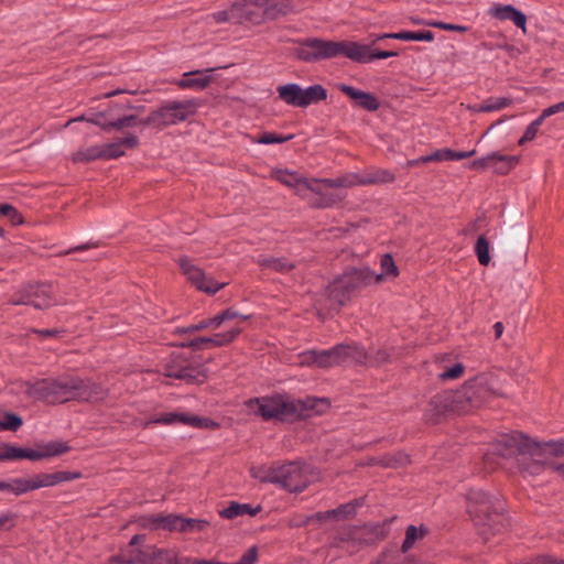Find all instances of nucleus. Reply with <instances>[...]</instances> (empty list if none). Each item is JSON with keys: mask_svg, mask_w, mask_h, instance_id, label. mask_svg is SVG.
<instances>
[{"mask_svg": "<svg viewBox=\"0 0 564 564\" xmlns=\"http://www.w3.org/2000/svg\"><path fill=\"white\" fill-rule=\"evenodd\" d=\"M381 274H376L367 267L350 268L335 278L325 289L324 297L327 302V310L338 313L352 296L360 293L371 284L380 283L383 274L397 276L398 268L391 254L386 253L381 257Z\"/></svg>", "mask_w": 564, "mask_h": 564, "instance_id": "nucleus-1", "label": "nucleus"}, {"mask_svg": "<svg viewBox=\"0 0 564 564\" xmlns=\"http://www.w3.org/2000/svg\"><path fill=\"white\" fill-rule=\"evenodd\" d=\"M26 393L47 404L65 403L72 400L95 402L105 398V390L100 384L75 377L36 380L28 383Z\"/></svg>", "mask_w": 564, "mask_h": 564, "instance_id": "nucleus-2", "label": "nucleus"}, {"mask_svg": "<svg viewBox=\"0 0 564 564\" xmlns=\"http://www.w3.org/2000/svg\"><path fill=\"white\" fill-rule=\"evenodd\" d=\"M467 511L485 542L509 529L510 522L503 512V502L499 499L480 489H471L467 494Z\"/></svg>", "mask_w": 564, "mask_h": 564, "instance_id": "nucleus-3", "label": "nucleus"}, {"mask_svg": "<svg viewBox=\"0 0 564 564\" xmlns=\"http://www.w3.org/2000/svg\"><path fill=\"white\" fill-rule=\"evenodd\" d=\"M317 402H326L324 399L291 400L281 394L262 398H251L245 405L261 416L264 421L276 419L279 421H294L307 416V411L313 410Z\"/></svg>", "mask_w": 564, "mask_h": 564, "instance_id": "nucleus-4", "label": "nucleus"}, {"mask_svg": "<svg viewBox=\"0 0 564 564\" xmlns=\"http://www.w3.org/2000/svg\"><path fill=\"white\" fill-rule=\"evenodd\" d=\"M455 393L456 402L463 413L479 409L496 398L507 397L498 386L497 378L486 372L466 380L459 389L455 390Z\"/></svg>", "mask_w": 564, "mask_h": 564, "instance_id": "nucleus-5", "label": "nucleus"}, {"mask_svg": "<svg viewBox=\"0 0 564 564\" xmlns=\"http://www.w3.org/2000/svg\"><path fill=\"white\" fill-rule=\"evenodd\" d=\"M351 41H330L319 37H307L299 42L295 48V56L305 62L314 63L323 59H330L338 56L348 58Z\"/></svg>", "mask_w": 564, "mask_h": 564, "instance_id": "nucleus-6", "label": "nucleus"}, {"mask_svg": "<svg viewBox=\"0 0 564 564\" xmlns=\"http://www.w3.org/2000/svg\"><path fill=\"white\" fill-rule=\"evenodd\" d=\"M164 376L187 384H199L207 379L206 369L191 354L185 352L171 354L164 366Z\"/></svg>", "mask_w": 564, "mask_h": 564, "instance_id": "nucleus-7", "label": "nucleus"}, {"mask_svg": "<svg viewBox=\"0 0 564 564\" xmlns=\"http://www.w3.org/2000/svg\"><path fill=\"white\" fill-rule=\"evenodd\" d=\"M70 451L67 442L52 441L46 444H39L36 449L18 447L10 443L0 445V460L30 459L41 460L61 456Z\"/></svg>", "mask_w": 564, "mask_h": 564, "instance_id": "nucleus-8", "label": "nucleus"}, {"mask_svg": "<svg viewBox=\"0 0 564 564\" xmlns=\"http://www.w3.org/2000/svg\"><path fill=\"white\" fill-rule=\"evenodd\" d=\"M276 90L281 100L289 106L299 108L325 101L328 96L327 89L321 84L307 88H302L297 84H286L279 86Z\"/></svg>", "mask_w": 564, "mask_h": 564, "instance_id": "nucleus-9", "label": "nucleus"}, {"mask_svg": "<svg viewBox=\"0 0 564 564\" xmlns=\"http://www.w3.org/2000/svg\"><path fill=\"white\" fill-rule=\"evenodd\" d=\"M110 564H181L176 552L165 549L121 552L110 558Z\"/></svg>", "mask_w": 564, "mask_h": 564, "instance_id": "nucleus-10", "label": "nucleus"}, {"mask_svg": "<svg viewBox=\"0 0 564 564\" xmlns=\"http://www.w3.org/2000/svg\"><path fill=\"white\" fill-rule=\"evenodd\" d=\"M496 451L503 457H533L539 454L538 441L531 438L522 432H511L503 434L495 444Z\"/></svg>", "mask_w": 564, "mask_h": 564, "instance_id": "nucleus-11", "label": "nucleus"}, {"mask_svg": "<svg viewBox=\"0 0 564 564\" xmlns=\"http://www.w3.org/2000/svg\"><path fill=\"white\" fill-rule=\"evenodd\" d=\"M13 305H31L36 310H47L57 304L51 283H35L21 288L10 300Z\"/></svg>", "mask_w": 564, "mask_h": 564, "instance_id": "nucleus-12", "label": "nucleus"}, {"mask_svg": "<svg viewBox=\"0 0 564 564\" xmlns=\"http://www.w3.org/2000/svg\"><path fill=\"white\" fill-rule=\"evenodd\" d=\"M197 110L195 100L169 101L158 109V129L162 130L187 120Z\"/></svg>", "mask_w": 564, "mask_h": 564, "instance_id": "nucleus-13", "label": "nucleus"}, {"mask_svg": "<svg viewBox=\"0 0 564 564\" xmlns=\"http://www.w3.org/2000/svg\"><path fill=\"white\" fill-rule=\"evenodd\" d=\"M308 478L303 467L295 462L276 465L274 485L289 492H302L308 486Z\"/></svg>", "mask_w": 564, "mask_h": 564, "instance_id": "nucleus-14", "label": "nucleus"}, {"mask_svg": "<svg viewBox=\"0 0 564 564\" xmlns=\"http://www.w3.org/2000/svg\"><path fill=\"white\" fill-rule=\"evenodd\" d=\"M449 413L462 414L463 410L456 402V393L453 390H444L436 393L427 402L424 417L427 422L440 423Z\"/></svg>", "mask_w": 564, "mask_h": 564, "instance_id": "nucleus-15", "label": "nucleus"}, {"mask_svg": "<svg viewBox=\"0 0 564 564\" xmlns=\"http://www.w3.org/2000/svg\"><path fill=\"white\" fill-rule=\"evenodd\" d=\"M177 262L183 274H185L187 280L199 291L214 295L227 285L225 282L219 283L213 278H208L205 272L194 265L187 257L180 258Z\"/></svg>", "mask_w": 564, "mask_h": 564, "instance_id": "nucleus-16", "label": "nucleus"}, {"mask_svg": "<svg viewBox=\"0 0 564 564\" xmlns=\"http://www.w3.org/2000/svg\"><path fill=\"white\" fill-rule=\"evenodd\" d=\"M519 163L516 155H502L492 152L480 159L474 160L468 164L470 170L485 171L491 169L495 173L506 175Z\"/></svg>", "mask_w": 564, "mask_h": 564, "instance_id": "nucleus-17", "label": "nucleus"}, {"mask_svg": "<svg viewBox=\"0 0 564 564\" xmlns=\"http://www.w3.org/2000/svg\"><path fill=\"white\" fill-rule=\"evenodd\" d=\"M341 351L344 350L339 344L326 350H306L300 355V362L303 366L332 368L343 364Z\"/></svg>", "mask_w": 564, "mask_h": 564, "instance_id": "nucleus-18", "label": "nucleus"}, {"mask_svg": "<svg viewBox=\"0 0 564 564\" xmlns=\"http://www.w3.org/2000/svg\"><path fill=\"white\" fill-rule=\"evenodd\" d=\"M241 328H232L226 333H218L212 337H197L187 341H182L177 346L182 348H192L194 350H205L214 347H224L235 340L240 335Z\"/></svg>", "mask_w": 564, "mask_h": 564, "instance_id": "nucleus-19", "label": "nucleus"}, {"mask_svg": "<svg viewBox=\"0 0 564 564\" xmlns=\"http://www.w3.org/2000/svg\"><path fill=\"white\" fill-rule=\"evenodd\" d=\"M332 546L340 547L349 554L360 551L362 547L359 525H347L340 529L333 539Z\"/></svg>", "mask_w": 564, "mask_h": 564, "instance_id": "nucleus-20", "label": "nucleus"}, {"mask_svg": "<svg viewBox=\"0 0 564 564\" xmlns=\"http://www.w3.org/2000/svg\"><path fill=\"white\" fill-rule=\"evenodd\" d=\"M152 423L155 424H173V423H182L185 425H191L194 427H209V426H217L213 420L207 417H200L197 415L186 414V413H177V412H170L161 414L160 416L151 420Z\"/></svg>", "mask_w": 564, "mask_h": 564, "instance_id": "nucleus-21", "label": "nucleus"}, {"mask_svg": "<svg viewBox=\"0 0 564 564\" xmlns=\"http://www.w3.org/2000/svg\"><path fill=\"white\" fill-rule=\"evenodd\" d=\"M394 519L395 517H392L375 524L360 525L361 547L383 541L389 535L390 524Z\"/></svg>", "mask_w": 564, "mask_h": 564, "instance_id": "nucleus-22", "label": "nucleus"}, {"mask_svg": "<svg viewBox=\"0 0 564 564\" xmlns=\"http://www.w3.org/2000/svg\"><path fill=\"white\" fill-rule=\"evenodd\" d=\"M392 56H398V52L371 51L369 45L352 41L350 42V51L348 52V58L357 63H369L373 59H384Z\"/></svg>", "mask_w": 564, "mask_h": 564, "instance_id": "nucleus-23", "label": "nucleus"}, {"mask_svg": "<svg viewBox=\"0 0 564 564\" xmlns=\"http://www.w3.org/2000/svg\"><path fill=\"white\" fill-rule=\"evenodd\" d=\"M337 89L355 101V106L367 111H377L380 107L379 99L371 93L357 89L347 84H339Z\"/></svg>", "mask_w": 564, "mask_h": 564, "instance_id": "nucleus-24", "label": "nucleus"}, {"mask_svg": "<svg viewBox=\"0 0 564 564\" xmlns=\"http://www.w3.org/2000/svg\"><path fill=\"white\" fill-rule=\"evenodd\" d=\"M79 471H56L53 474L40 473L31 478L32 489L36 490L44 487H52L64 481L79 479Z\"/></svg>", "mask_w": 564, "mask_h": 564, "instance_id": "nucleus-25", "label": "nucleus"}, {"mask_svg": "<svg viewBox=\"0 0 564 564\" xmlns=\"http://www.w3.org/2000/svg\"><path fill=\"white\" fill-rule=\"evenodd\" d=\"M489 14L500 21H512L523 32L527 31V17L511 4H495Z\"/></svg>", "mask_w": 564, "mask_h": 564, "instance_id": "nucleus-26", "label": "nucleus"}, {"mask_svg": "<svg viewBox=\"0 0 564 564\" xmlns=\"http://www.w3.org/2000/svg\"><path fill=\"white\" fill-rule=\"evenodd\" d=\"M212 70H214V68L186 72L183 74L182 78L176 82V85L181 89L204 90L213 80V77L205 73Z\"/></svg>", "mask_w": 564, "mask_h": 564, "instance_id": "nucleus-27", "label": "nucleus"}, {"mask_svg": "<svg viewBox=\"0 0 564 564\" xmlns=\"http://www.w3.org/2000/svg\"><path fill=\"white\" fill-rule=\"evenodd\" d=\"M140 144V141L134 134H127L123 138L116 140L115 142L101 145L104 151V160L118 159L126 153V149H135Z\"/></svg>", "mask_w": 564, "mask_h": 564, "instance_id": "nucleus-28", "label": "nucleus"}, {"mask_svg": "<svg viewBox=\"0 0 564 564\" xmlns=\"http://www.w3.org/2000/svg\"><path fill=\"white\" fill-rule=\"evenodd\" d=\"M230 12H232L235 19H231L232 24H243L246 22H251L254 24L260 23V21H256L259 18V14L254 12L252 9V3L248 0H239L234 2L230 6Z\"/></svg>", "mask_w": 564, "mask_h": 564, "instance_id": "nucleus-29", "label": "nucleus"}, {"mask_svg": "<svg viewBox=\"0 0 564 564\" xmlns=\"http://www.w3.org/2000/svg\"><path fill=\"white\" fill-rule=\"evenodd\" d=\"M257 263L263 269H270L282 274L291 272L296 267L294 262L284 257L260 256Z\"/></svg>", "mask_w": 564, "mask_h": 564, "instance_id": "nucleus-30", "label": "nucleus"}, {"mask_svg": "<svg viewBox=\"0 0 564 564\" xmlns=\"http://www.w3.org/2000/svg\"><path fill=\"white\" fill-rule=\"evenodd\" d=\"M262 510L261 506H257L253 508L251 505L248 503H239V502H230V505L227 508H224L219 511V516L224 519H234L238 516L249 514V516H256Z\"/></svg>", "mask_w": 564, "mask_h": 564, "instance_id": "nucleus-31", "label": "nucleus"}, {"mask_svg": "<svg viewBox=\"0 0 564 564\" xmlns=\"http://www.w3.org/2000/svg\"><path fill=\"white\" fill-rule=\"evenodd\" d=\"M341 346V361H355L357 364H368L369 365V357L368 352L365 350V348L357 344H339Z\"/></svg>", "mask_w": 564, "mask_h": 564, "instance_id": "nucleus-32", "label": "nucleus"}, {"mask_svg": "<svg viewBox=\"0 0 564 564\" xmlns=\"http://www.w3.org/2000/svg\"><path fill=\"white\" fill-rule=\"evenodd\" d=\"M361 174L364 178V186L392 183L395 180V174L386 169L367 170Z\"/></svg>", "mask_w": 564, "mask_h": 564, "instance_id": "nucleus-33", "label": "nucleus"}, {"mask_svg": "<svg viewBox=\"0 0 564 564\" xmlns=\"http://www.w3.org/2000/svg\"><path fill=\"white\" fill-rule=\"evenodd\" d=\"M323 182L329 188L364 186L362 174L359 173H348L336 178H324Z\"/></svg>", "mask_w": 564, "mask_h": 564, "instance_id": "nucleus-34", "label": "nucleus"}, {"mask_svg": "<svg viewBox=\"0 0 564 564\" xmlns=\"http://www.w3.org/2000/svg\"><path fill=\"white\" fill-rule=\"evenodd\" d=\"M272 176L281 184L289 187H294L297 195L304 196L302 182H304L305 178L297 176L296 173L284 170H276L273 171Z\"/></svg>", "mask_w": 564, "mask_h": 564, "instance_id": "nucleus-35", "label": "nucleus"}, {"mask_svg": "<svg viewBox=\"0 0 564 564\" xmlns=\"http://www.w3.org/2000/svg\"><path fill=\"white\" fill-rule=\"evenodd\" d=\"M104 151L101 145H93L86 149H79L72 154L74 163H89L96 160H104Z\"/></svg>", "mask_w": 564, "mask_h": 564, "instance_id": "nucleus-36", "label": "nucleus"}, {"mask_svg": "<svg viewBox=\"0 0 564 564\" xmlns=\"http://www.w3.org/2000/svg\"><path fill=\"white\" fill-rule=\"evenodd\" d=\"M539 454H533V457H546L547 455L554 457L564 456V440H551L546 442H538Z\"/></svg>", "mask_w": 564, "mask_h": 564, "instance_id": "nucleus-37", "label": "nucleus"}, {"mask_svg": "<svg viewBox=\"0 0 564 564\" xmlns=\"http://www.w3.org/2000/svg\"><path fill=\"white\" fill-rule=\"evenodd\" d=\"M545 457H519L518 466L521 471L528 473L529 475H539L545 468Z\"/></svg>", "mask_w": 564, "mask_h": 564, "instance_id": "nucleus-38", "label": "nucleus"}, {"mask_svg": "<svg viewBox=\"0 0 564 564\" xmlns=\"http://www.w3.org/2000/svg\"><path fill=\"white\" fill-rule=\"evenodd\" d=\"M476 154V150L470 151H455L452 149H440L432 153L433 162H442V161H458L463 159L470 158Z\"/></svg>", "mask_w": 564, "mask_h": 564, "instance_id": "nucleus-39", "label": "nucleus"}, {"mask_svg": "<svg viewBox=\"0 0 564 564\" xmlns=\"http://www.w3.org/2000/svg\"><path fill=\"white\" fill-rule=\"evenodd\" d=\"M429 533V529L424 525L420 528L411 524L405 530V538L401 546L402 553H406L413 547L417 540L423 539Z\"/></svg>", "mask_w": 564, "mask_h": 564, "instance_id": "nucleus-40", "label": "nucleus"}, {"mask_svg": "<svg viewBox=\"0 0 564 564\" xmlns=\"http://www.w3.org/2000/svg\"><path fill=\"white\" fill-rule=\"evenodd\" d=\"M410 462L409 456L403 453L387 454L378 460H373L372 464L380 465L387 468H398Z\"/></svg>", "mask_w": 564, "mask_h": 564, "instance_id": "nucleus-41", "label": "nucleus"}, {"mask_svg": "<svg viewBox=\"0 0 564 564\" xmlns=\"http://www.w3.org/2000/svg\"><path fill=\"white\" fill-rule=\"evenodd\" d=\"M275 465L251 467V477L263 484H274Z\"/></svg>", "mask_w": 564, "mask_h": 564, "instance_id": "nucleus-42", "label": "nucleus"}, {"mask_svg": "<svg viewBox=\"0 0 564 564\" xmlns=\"http://www.w3.org/2000/svg\"><path fill=\"white\" fill-rule=\"evenodd\" d=\"M410 564V562L402 556L399 552L384 550L382 551L377 560L370 564Z\"/></svg>", "mask_w": 564, "mask_h": 564, "instance_id": "nucleus-43", "label": "nucleus"}, {"mask_svg": "<svg viewBox=\"0 0 564 564\" xmlns=\"http://www.w3.org/2000/svg\"><path fill=\"white\" fill-rule=\"evenodd\" d=\"M210 525L209 521L205 519L184 518L180 527V532H202Z\"/></svg>", "mask_w": 564, "mask_h": 564, "instance_id": "nucleus-44", "label": "nucleus"}, {"mask_svg": "<svg viewBox=\"0 0 564 564\" xmlns=\"http://www.w3.org/2000/svg\"><path fill=\"white\" fill-rule=\"evenodd\" d=\"M346 197L345 194L337 192H325L321 198H317L312 205L317 208H329L340 203Z\"/></svg>", "mask_w": 564, "mask_h": 564, "instance_id": "nucleus-45", "label": "nucleus"}, {"mask_svg": "<svg viewBox=\"0 0 564 564\" xmlns=\"http://www.w3.org/2000/svg\"><path fill=\"white\" fill-rule=\"evenodd\" d=\"M489 249L488 239L485 236H479L476 241L475 252L481 265H488L490 262Z\"/></svg>", "mask_w": 564, "mask_h": 564, "instance_id": "nucleus-46", "label": "nucleus"}, {"mask_svg": "<svg viewBox=\"0 0 564 564\" xmlns=\"http://www.w3.org/2000/svg\"><path fill=\"white\" fill-rule=\"evenodd\" d=\"M293 138L292 134L290 135H282L276 132H263L260 135L252 139L253 143L258 144H274V143H283Z\"/></svg>", "mask_w": 564, "mask_h": 564, "instance_id": "nucleus-47", "label": "nucleus"}, {"mask_svg": "<svg viewBox=\"0 0 564 564\" xmlns=\"http://www.w3.org/2000/svg\"><path fill=\"white\" fill-rule=\"evenodd\" d=\"M251 316L250 315H243L239 312L235 311L234 308H227L215 315L214 318V328L220 327L223 323L226 321H230L234 318H239L242 321H248Z\"/></svg>", "mask_w": 564, "mask_h": 564, "instance_id": "nucleus-48", "label": "nucleus"}, {"mask_svg": "<svg viewBox=\"0 0 564 564\" xmlns=\"http://www.w3.org/2000/svg\"><path fill=\"white\" fill-rule=\"evenodd\" d=\"M23 425V420L19 414L4 412L3 420L0 421V431H18Z\"/></svg>", "mask_w": 564, "mask_h": 564, "instance_id": "nucleus-49", "label": "nucleus"}, {"mask_svg": "<svg viewBox=\"0 0 564 564\" xmlns=\"http://www.w3.org/2000/svg\"><path fill=\"white\" fill-rule=\"evenodd\" d=\"M182 520H183L182 516L169 514V516L158 517L155 519V522L158 523L159 527H161L163 529L180 532V527L182 524Z\"/></svg>", "mask_w": 564, "mask_h": 564, "instance_id": "nucleus-50", "label": "nucleus"}, {"mask_svg": "<svg viewBox=\"0 0 564 564\" xmlns=\"http://www.w3.org/2000/svg\"><path fill=\"white\" fill-rule=\"evenodd\" d=\"M0 216L8 217L14 226L24 223L22 214L11 204H0Z\"/></svg>", "mask_w": 564, "mask_h": 564, "instance_id": "nucleus-51", "label": "nucleus"}, {"mask_svg": "<svg viewBox=\"0 0 564 564\" xmlns=\"http://www.w3.org/2000/svg\"><path fill=\"white\" fill-rule=\"evenodd\" d=\"M545 118H542V113L533 120L525 129L523 135L518 141L519 145H523L525 142L532 141L541 127V124L544 122Z\"/></svg>", "mask_w": 564, "mask_h": 564, "instance_id": "nucleus-52", "label": "nucleus"}, {"mask_svg": "<svg viewBox=\"0 0 564 564\" xmlns=\"http://www.w3.org/2000/svg\"><path fill=\"white\" fill-rule=\"evenodd\" d=\"M135 124H138L137 115H124L122 117H119L118 119L109 121L107 127H111V130L120 131L124 128L133 127Z\"/></svg>", "mask_w": 564, "mask_h": 564, "instance_id": "nucleus-53", "label": "nucleus"}, {"mask_svg": "<svg viewBox=\"0 0 564 564\" xmlns=\"http://www.w3.org/2000/svg\"><path fill=\"white\" fill-rule=\"evenodd\" d=\"M512 105V99L508 97L488 98L484 101L486 112L498 111Z\"/></svg>", "mask_w": 564, "mask_h": 564, "instance_id": "nucleus-54", "label": "nucleus"}, {"mask_svg": "<svg viewBox=\"0 0 564 564\" xmlns=\"http://www.w3.org/2000/svg\"><path fill=\"white\" fill-rule=\"evenodd\" d=\"M401 41H426L434 40V33L431 31H401Z\"/></svg>", "mask_w": 564, "mask_h": 564, "instance_id": "nucleus-55", "label": "nucleus"}, {"mask_svg": "<svg viewBox=\"0 0 564 564\" xmlns=\"http://www.w3.org/2000/svg\"><path fill=\"white\" fill-rule=\"evenodd\" d=\"M208 327L214 328V318H206V319L200 321L197 324H193L187 327H177L174 330V333L175 334H192V333L199 332V330H203Z\"/></svg>", "mask_w": 564, "mask_h": 564, "instance_id": "nucleus-56", "label": "nucleus"}, {"mask_svg": "<svg viewBox=\"0 0 564 564\" xmlns=\"http://www.w3.org/2000/svg\"><path fill=\"white\" fill-rule=\"evenodd\" d=\"M32 490L31 478H14L11 480V492L15 496H20Z\"/></svg>", "mask_w": 564, "mask_h": 564, "instance_id": "nucleus-57", "label": "nucleus"}, {"mask_svg": "<svg viewBox=\"0 0 564 564\" xmlns=\"http://www.w3.org/2000/svg\"><path fill=\"white\" fill-rule=\"evenodd\" d=\"M323 180L324 178H322V180H318V178H305V181L302 182V184H303V194L305 195L306 191H311L314 194L318 195V198H321L323 196V194L325 193V191H323V188H322V185H325Z\"/></svg>", "mask_w": 564, "mask_h": 564, "instance_id": "nucleus-58", "label": "nucleus"}, {"mask_svg": "<svg viewBox=\"0 0 564 564\" xmlns=\"http://www.w3.org/2000/svg\"><path fill=\"white\" fill-rule=\"evenodd\" d=\"M464 371H465L464 365L458 362V364H455L454 366L445 369L442 373H440L438 377L443 381L458 379L464 375Z\"/></svg>", "mask_w": 564, "mask_h": 564, "instance_id": "nucleus-59", "label": "nucleus"}, {"mask_svg": "<svg viewBox=\"0 0 564 564\" xmlns=\"http://www.w3.org/2000/svg\"><path fill=\"white\" fill-rule=\"evenodd\" d=\"M104 118H105V115L102 112L95 115L93 118H86L85 116H82V117L69 120L66 126H68L73 121L87 120L88 122L99 126L105 131H111V127H107L109 121L104 120Z\"/></svg>", "mask_w": 564, "mask_h": 564, "instance_id": "nucleus-60", "label": "nucleus"}, {"mask_svg": "<svg viewBox=\"0 0 564 564\" xmlns=\"http://www.w3.org/2000/svg\"><path fill=\"white\" fill-rule=\"evenodd\" d=\"M257 560H258V547L256 545H253L246 551V553L240 557V560L237 563H230V564H256ZM215 564H229V563L215 562Z\"/></svg>", "mask_w": 564, "mask_h": 564, "instance_id": "nucleus-61", "label": "nucleus"}, {"mask_svg": "<svg viewBox=\"0 0 564 564\" xmlns=\"http://www.w3.org/2000/svg\"><path fill=\"white\" fill-rule=\"evenodd\" d=\"M359 506L358 502L351 501L348 503H343L337 507V512L340 518H349L355 516L356 509Z\"/></svg>", "mask_w": 564, "mask_h": 564, "instance_id": "nucleus-62", "label": "nucleus"}, {"mask_svg": "<svg viewBox=\"0 0 564 564\" xmlns=\"http://www.w3.org/2000/svg\"><path fill=\"white\" fill-rule=\"evenodd\" d=\"M210 18L214 20L215 23L218 24L231 23V19H235L232 12H230V7L225 10L214 12L213 14H210Z\"/></svg>", "mask_w": 564, "mask_h": 564, "instance_id": "nucleus-63", "label": "nucleus"}, {"mask_svg": "<svg viewBox=\"0 0 564 564\" xmlns=\"http://www.w3.org/2000/svg\"><path fill=\"white\" fill-rule=\"evenodd\" d=\"M522 564H564V561L547 555H540Z\"/></svg>", "mask_w": 564, "mask_h": 564, "instance_id": "nucleus-64", "label": "nucleus"}]
</instances>
